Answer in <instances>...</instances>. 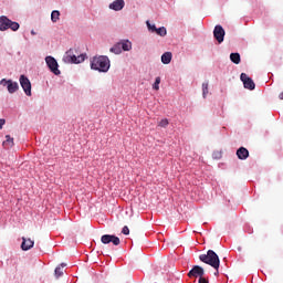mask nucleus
Here are the masks:
<instances>
[{
    "instance_id": "f257e3e1",
    "label": "nucleus",
    "mask_w": 283,
    "mask_h": 283,
    "mask_svg": "<svg viewBox=\"0 0 283 283\" xmlns=\"http://www.w3.org/2000/svg\"><path fill=\"white\" fill-rule=\"evenodd\" d=\"M111 62L107 55H98L94 56L91 60V70H95L97 72H109Z\"/></svg>"
},
{
    "instance_id": "f03ea898",
    "label": "nucleus",
    "mask_w": 283,
    "mask_h": 283,
    "mask_svg": "<svg viewBox=\"0 0 283 283\" xmlns=\"http://www.w3.org/2000/svg\"><path fill=\"white\" fill-rule=\"evenodd\" d=\"M87 59V54L78 53V50L76 49H70L69 51H66L63 55V63H71V64H78V63H83V61H85Z\"/></svg>"
},
{
    "instance_id": "7ed1b4c3",
    "label": "nucleus",
    "mask_w": 283,
    "mask_h": 283,
    "mask_svg": "<svg viewBox=\"0 0 283 283\" xmlns=\"http://www.w3.org/2000/svg\"><path fill=\"white\" fill-rule=\"evenodd\" d=\"M200 262H203V264H209V266H212V269H220V256L213 251L208 250L207 254H200L199 255Z\"/></svg>"
},
{
    "instance_id": "20e7f679",
    "label": "nucleus",
    "mask_w": 283,
    "mask_h": 283,
    "mask_svg": "<svg viewBox=\"0 0 283 283\" xmlns=\"http://www.w3.org/2000/svg\"><path fill=\"white\" fill-rule=\"evenodd\" d=\"M19 28H21L19 22H14L6 15L0 17V32H6V30H12L13 32H17Z\"/></svg>"
},
{
    "instance_id": "39448f33",
    "label": "nucleus",
    "mask_w": 283,
    "mask_h": 283,
    "mask_svg": "<svg viewBox=\"0 0 283 283\" xmlns=\"http://www.w3.org/2000/svg\"><path fill=\"white\" fill-rule=\"evenodd\" d=\"M45 63H46L48 67L50 69V71L53 74H55V76H59V74H61V71L59 70V62H56V59L49 55L45 57Z\"/></svg>"
},
{
    "instance_id": "423d86ee",
    "label": "nucleus",
    "mask_w": 283,
    "mask_h": 283,
    "mask_svg": "<svg viewBox=\"0 0 283 283\" xmlns=\"http://www.w3.org/2000/svg\"><path fill=\"white\" fill-rule=\"evenodd\" d=\"M0 85H3V87L7 86L9 94H14V92H19V83L12 82V80L2 78L0 81Z\"/></svg>"
},
{
    "instance_id": "0eeeda50",
    "label": "nucleus",
    "mask_w": 283,
    "mask_h": 283,
    "mask_svg": "<svg viewBox=\"0 0 283 283\" xmlns=\"http://www.w3.org/2000/svg\"><path fill=\"white\" fill-rule=\"evenodd\" d=\"M20 85L27 96H32V83H30V80L25 75L20 76Z\"/></svg>"
},
{
    "instance_id": "6e6552de",
    "label": "nucleus",
    "mask_w": 283,
    "mask_h": 283,
    "mask_svg": "<svg viewBox=\"0 0 283 283\" xmlns=\"http://www.w3.org/2000/svg\"><path fill=\"white\" fill-rule=\"evenodd\" d=\"M102 244H114V247H118L120 244V239L114 234H104L101 238Z\"/></svg>"
},
{
    "instance_id": "1a4fd4ad",
    "label": "nucleus",
    "mask_w": 283,
    "mask_h": 283,
    "mask_svg": "<svg viewBox=\"0 0 283 283\" xmlns=\"http://www.w3.org/2000/svg\"><path fill=\"white\" fill-rule=\"evenodd\" d=\"M240 78L245 87V90H255V82L247 73H241Z\"/></svg>"
},
{
    "instance_id": "9d476101",
    "label": "nucleus",
    "mask_w": 283,
    "mask_h": 283,
    "mask_svg": "<svg viewBox=\"0 0 283 283\" xmlns=\"http://www.w3.org/2000/svg\"><path fill=\"white\" fill-rule=\"evenodd\" d=\"M205 269L200 265H193L192 269L188 272V277H203Z\"/></svg>"
},
{
    "instance_id": "9b49d317",
    "label": "nucleus",
    "mask_w": 283,
    "mask_h": 283,
    "mask_svg": "<svg viewBox=\"0 0 283 283\" xmlns=\"http://www.w3.org/2000/svg\"><path fill=\"white\" fill-rule=\"evenodd\" d=\"M224 34L226 32L222 25L218 24L214 27L213 36L218 41V43H222L224 41Z\"/></svg>"
},
{
    "instance_id": "f8f14e48",
    "label": "nucleus",
    "mask_w": 283,
    "mask_h": 283,
    "mask_svg": "<svg viewBox=\"0 0 283 283\" xmlns=\"http://www.w3.org/2000/svg\"><path fill=\"white\" fill-rule=\"evenodd\" d=\"M125 8V0H115L109 4L111 10H115V12H120Z\"/></svg>"
},
{
    "instance_id": "ddd939ff",
    "label": "nucleus",
    "mask_w": 283,
    "mask_h": 283,
    "mask_svg": "<svg viewBox=\"0 0 283 283\" xmlns=\"http://www.w3.org/2000/svg\"><path fill=\"white\" fill-rule=\"evenodd\" d=\"M34 247V241L32 239H25V237H22V243L21 249L22 251H30Z\"/></svg>"
},
{
    "instance_id": "4468645a",
    "label": "nucleus",
    "mask_w": 283,
    "mask_h": 283,
    "mask_svg": "<svg viewBox=\"0 0 283 283\" xmlns=\"http://www.w3.org/2000/svg\"><path fill=\"white\" fill-rule=\"evenodd\" d=\"M237 156H238L239 160H247L249 158V149H247L244 147H240L237 150Z\"/></svg>"
},
{
    "instance_id": "2eb2a0df",
    "label": "nucleus",
    "mask_w": 283,
    "mask_h": 283,
    "mask_svg": "<svg viewBox=\"0 0 283 283\" xmlns=\"http://www.w3.org/2000/svg\"><path fill=\"white\" fill-rule=\"evenodd\" d=\"M4 149H12V146L14 145V138H12L10 135H6V140L2 143Z\"/></svg>"
},
{
    "instance_id": "dca6fc26",
    "label": "nucleus",
    "mask_w": 283,
    "mask_h": 283,
    "mask_svg": "<svg viewBox=\"0 0 283 283\" xmlns=\"http://www.w3.org/2000/svg\"><path fill=\"white\" fill-rule=\"evenodd\" d=\"M119 45L124 52H129V50H132V42H129V40L120 41Z\"/></svg>"
},
{
    "instance_id": "f3484780",
    "label": "nucleus",
    "mask_w": 283,
    "mask_h": 283,
    "mask_svg": "<svg viewBox=\"0 0 283 283\" xmlns=\"http://www.w3.org/2000/svg\"><path fill=\"white\" fill-rule=\"evenodd\" d=\"M161 63H164V65L171 63V52H166L161 55Z\"/></svg>"
},
{
    "instance_id": "a211bd4d",
    "label": "nucleus",
    "mask_w": 283,
    "mask_h": 283,
    "mask_svg": "<svg viewBox=\"0 0 283 283\" xmlns=\"http://www.w3.org/2000/svg\"><path fill=\"white\" fill-rule=\"evenodd\" d=\"M109 52H112L113 54H120L123 52L120 42L116 43L113 48H111Z\"/></svg>"
},
{
    "instance_id": "6ab92c4d",
    "label": "nucleus",
    "mask_w": 283,
    "mask_h": 283,
    "mask_svg": "<svg viewBox=\"0 0 283 283\" xmlns=\"http://www.w3.org/2000/svg\"><path fill=\"white\" fill-rule=\"evenodd\" d=\"M230 60H231L232 63H234L235 65H240V53H231V54H230Z\"/></svg>"
},
{
    "instance_id": "aec40b11",
    "label": "nucleus",
    "mask_w": 283,
    "mask_h": 283,
    "mask_svg": "<svg viewBox=\"0 0 283 283\" xmlns=\"http://www.w3.org/2000/svg\"><path fill=\"white\" fill-rule=\"evenodd\" d=\"M60 17H61V12L59 10H54L51 13V21L53 23H56V21H59Z\"/></svg>"
},
{
    "instance_id": "412c9836",
    "label": "nucleus",
    "mask_w": 283,
    "mask_h": 283,
    "mask_svg": "<svg viewBox=\"0 0 283 283\" xmlns=\"http://www.w3.org/2000/svg\"><path fill=\"white\" fill-rule=\"evenodd\" d=\"M155 32L158 36H167V28L165 27L158 28Z\"/></svg>"
},
{
    "instance_id": "4be33fe9",
    "label": "nucleus",
    "mask_w": 283,
    "mask_h": 283,
    "mask_svg": "<svg viewBox=\"0 0 283 283\" xmlns=\"http://www.w3.org/2000/svg\"><path fill=\"white\" fill-rule=\"evenodd\" d=\"M62 266V268H61ZM61 266H57L55 269V276L56 277H61V275H63V269H65L66 264L62 263Z\"/></svg>"
},
{
    "instance_id": "5701e85b",
    "label": "nucleus",
    "mask_w": 283,
    "mask_h": 283,
    "mask_svg": "<svg viewBox=\"0 0 283 283\" xmlns=\"http://www.w3.org/2000/svg\"><path fill=\"white\" fill-rule=\"evenodd\" d=\"M207 94H209V82L202 84V96L207 98Z\"/></svg>"
},
{
    "instance_id": "b1692460",
    "label": "nucleus",
    "mask_w": 283,
    "mask_h": 283,
    "mask_svg": "<svg viewBox=\"0 0 283 283\" xmlns=\"http://www.w3.org/2000/svg\"><path fill=\"white\" fill-rule=\"evenodd\" d=\"M153 90H160V76L156 77L155 83L153 84Z\"/></svg>"
},
{
    "instance_id": "393cba45",
    "label": "nucleus",
    "mask_w": 283,
    "mask_h": 283,
    "mask_svg": "<svg viewBox=\"0 0 283 283\" xmlns=\"http://www.w3.org/2000/svg\"><path fill=\"white\" fill-rule=\"evenodd\" d=\"M146 25L150 32H156V30H158V28H156V24H151L149 23V21L146 22Z\"/></svg>"
},
{
    "instance_id": "a878e982",
    "label": "nucleus",
    "mask_w": 283,
    "mask_h": 283,
    "mask_svg": "<svg viewBox=\"0 0 283 283\" xmlns=\"http://www.w3.org/2000/svg\"><path fill=\"white\" fill-rule=\"evenodd\" d=\"M167 125H169V119L167 118L161 119L158 124L159 127H167Z\"/></svg>"
},
{
    "instance_id": "bb28decb",
    "label": "nucleus",
    "mask_w": 283,
    "mask_h": 283,
    "mask_svg": "<svg viewBox=\"0 0 283 283\" xmlns=\"http://www.w3.org/2000/svg\"><path fill=\"white\" fill-rule=\"evenodd\" d=\"M122 233L124 235H129V228L127 226H125L123 229H122Z\"/></svg>"
},
{
    "instance_id": "cd10ccee",
    "label": "nucleus",
    "mask_w": 283,
    "mask_h": 283,
    "mask_svg": "<svg viewBox=\"0 0 283 283\" xmlns=\"http://www.w3.org/2000/svg\"><path fill=\"white\" fill-rule=\"evenodd\" d=\"M198 282L199 283H209V280L205 276H201Z\"/></svg>"
},
{
    "instance_id": "c85d7f7f",
    "label": "nucleus",
    "mask_w": 283,
    "mask_h": 283,
    "mask_svg": "<svg viewBox=\"0 0 283 283\" xmlns=\"http://www.w3.org/2000/svg\"><path fill=\"white\" fill-rule=\"evenodd\" d=\"M3 125H6V119L1 118L0 119V129H3Z\"/></svg>"
},
{
    "instance_id": "c756f323",
    "label": "nucleus",
    "mask_w": 283,
    "mask_h": 283,
    "mask_svg": "<svg viewBox=\"0 0 283 283\" xmlns=\"http://www.w3.org/2000/svg\"><path fill=\"white\" fill-rule=\"evenodd\" d=\"M279 98L283 101V92L279 94Z\"/></svg>"
},
{
    "instance_id": "7c9ffc66",
    "label": "nucleus",
    "mask_w": 283,
    "mask_h": 283,
    "mask_svg": "<svg viewBox=\"0 0 283 283\" xmlns=\"http://www.w3.org/2000/svg\"><path fill=\"white\" fill-rule=\"evenodd\" d=\"M219 273H220V272L217 270L216 273H214V275H219Z\"/></svg>"
}]
</instances>
